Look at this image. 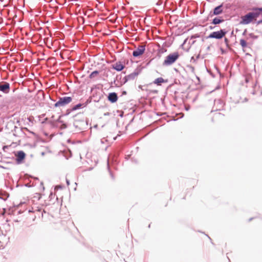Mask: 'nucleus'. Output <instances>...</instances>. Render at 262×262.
Segmentation results:
<instances>
[{"label": "nucleus", "mask_w": 262, "mask_h": 262, "mask_svg": "<svg viewBox=\"0 0 262 262\" xmlns=\"http://www.w3.org/2000/svg\"><path fill=\"white\" fill-rule=\"evenodd\" d=\"M260 15H262V8L255 9L253 11L242 16L241 17L239 24L243 25L249 24L253 21L256 20Z\"/></svg>", "instance_id": "f257e3e1"}, {"label": "nucleus", "mask_w": 262, "mask_h": 262, "mask_svg": "<svg viewBox=\"0 0 262 262\" xmlns=\"http://www.w3.org/2000/svg\"><path fill=\"white\" fill-rule=\"evenodd\" d=\"M179 57V54L178 52L170 54L167 56L164 60L163 66H170Z\"/></svg>", "instance_id": "f03ea898"}, {"label": "nucleus", "mask_w": 262, "mask_h": 262, "mask_svg": "<svg viewBox=\"0 0 262 262\" xmlns=\"http://www.w3.org/2000/svg\"><path fill=\"white\" fill-rule=\"evenodd\" d=\"M72 101V98L71 97H63L59 98L58 101L55 103L54 106L56 107L64 106L68 104L71 102Z\"/></svg>", "instance_id": "7ed1b4c3"}, {"label": "nucleus", "mask_w": 262, "mask_h": 262, "mask_svg": "<svg viewBox=\"0 0 262 262\" xmlns=\"http://www.w3.org/2000/svg\"><path fill=\"white\" fill-rule=\"evenodd\" d=\"M226 32L223 30L219 31L213 32L210 34L208 37L211 38L221 39L226 34Z\"/></svg>", "instance_id": "20e7f679"}, {"label": "nucleus", "mask_w": 262, "mask_h": 262, "mask_svg": "<svg viewBox=\"0 0 262 262\" xmlns=\"http://www.w3.org/2000/svg\"><path fill=\"white\" fill-rule=\"evenodd\" d=\"M74 126L77 128L78 130H83L87 126L86 122L83 120H76L74 122Z\"/></svg>", "instance_id": "39448f33"}, {"label": "nucleus", "mask_w": 262, "mask_h": 262, "mask_svg": "<svg viewBox=\"0 0 262 262\" xmlns=\"http://www.w3.org/2000/svg\"><path fill=\"white\" fill-rule=\"evenodd\" d=\"M145 50V46L143 45L139 46L136 50L133 52V55L134 57H138L142 55Z\"/></svg>", "instance_id": "423d86ee"}, {"label": "nucleus", "mask_w": 262, "mask_h": 262, "mask_svg": "<svg viewBox=\"0 0 262 262\" xmlns=\"http://www.w3.org/2000/svg\"><path fill=\"white\" fill-rule=\"evenodd\" d=\"M0 91L5 94H8L10 91V84L4 81L0 82Z\"/></svg>", "instance_id": "0eeeda50"}, {"label": "nucleus", "mask_w": 262, "mask_h": 262, "mask_svg": "<svg viewBox=\"0 0 262 262\" xmlns=\"http://www.w3.org/2000/svg\"><path fill=\"white\" fill-rule=\"evenodd\" d=\"M17 163L20 164L22 162L23 160L25 159L26 154L23 151H19L16 154Z\"/></svg>", "instance_id": "6e6552de"}, {"label": "nucleus", "mask_w": 262, "mask_h": 262, "mask_svg": "<svg viewBox=\"0 0 262 262\" xmlns=\"http://www.w3.org/2000/svg\"><path fill=\"white\" fill-rule=\"evenodd\" d=\"M118 96L116 93H111L108 94V100L112 103L116 102L117 101Z\"/></svg>", "instance_id": "1a4fd4ad"}, {"label": "nucleus", "mask_w": 262, "mask_h": 262, "mask_svg": "<svg viewBox=\"0 0 262 262\" xmlns=\"http://www.w3.org/2000/svg\"><path fill=\"white\" fill-rule=\"evenodd\" d=\"M138 75V72H133V73H131L130 74H129V75L126 76L124 77L125 80L124 81V83H125L126 82H127L128 80L134 79Z\"/></svg>", "instance_id": "9d476101"}, {"label": "nucleus", "mask_w": 262, "mask_h": 262, "mask_svg": "<svg viewBox=\"0 0 262 262\" xmlns=\"http://www.w3.org/2000/svg\"><path fill=\"white\" fill-rule=\"evenodd\" d=\"M13 135L15 136L20 137L23 134V128L14 126V128L13 130Z\"/></svg>", "instance_id": "9b49d317"}, {"label": "nucleus", "mask_w": 262, "mask_h": 262, "mask_svg": "<svg viewBox=\"0 0 262 262\" xmlns=\"http://www.w3.org/2000/svg\"><path fill=\"white\" fill-rule=\"evenodd\" d=\"M124 68V66L121 62H117L113 65V68L117 71H122Z\"/></svg>", "instance_id": "f8f14e48"}, {"label": "nucleus", "mask_w": 262, "mask_h": 262, "mask_svg": "<svg viewBox=\"0 0 262 262\" xmlns=\"http://www.w3.org/2000/svg\"><path fill=\"white\" fill-rule=\"evenodd\" d=\"M9 194L8 192L4 191H0V199L5 201L9 197Z\"/></svg>", "instance_id": "ddd939ff"}, {"label": "nucleus", "mask_w": 262, "mask_h": 262, "mask_svg": "<svg viewBox=\"0 0 262 262\" xmlns=\"http://www.w3.org/2000/svg\"><path fill=\"white\" fill-rule=\"evenodd\" d=\"M87 104V102L85 103H79L73 106L72 111H75L81 108V107H85Z\"/></svg>", "instance_id": "4468645a"}, {"label": "nucleus", "mask_w": 262, "mask_h": 262, "mask_svg": "<svg viewBox=\"0 0 262 262\" xmlns=\"http://www.w3.org/2000/svg\"><path fill=\"white\" fill-rule=\"evenodd\" d=\"M222 5L219 6L215 7L214 9L213 14L214 15H219L223 12Z\"/></svg>", "instance_id": "2eb2a0df"}, {"label": "nucleus", "mask_w": 262, "mask_h": 262, "mask_svg": "<svg viewBox=\"0 0 262 262\" xmlns=\"http://www.w3.org/2000/svg\"><path fill=\"white\" fill-rule=\"evenodd\" d=\"M164 82H165V81L163 78L159 77V78L156 79L155 80V81H154V83L155 84H157V85H161V84L162 83Z\"/></svg>", "instance_id": "dca6fc26"}, {"label": "nucleus", "mask_w": 262, "mask_h": 262, "mask_svg": "<svg viewBox=\"0 0 262 262\" xmlns=\"http://www.w3.org/2000/svg\"><path fill=\"white\" fill-rule=\"evenodd\" d=\"M223 21V19H221L219 18L216 17L213 19L212 23L213 24L216 25V24H219L220 23H221Z\"/></svg>", "instance_id": "f3484780"}, {"label": "nucleus", "mask_w": 262, "mask_h": 262, "mask_svg": "<svg viewBox=\"0 0 262 262\" xmlns=\"http://www.w3.org/2000/svg\"><path fill=\"white\" fill-rule=\"evenodd\" d=\"M98 74L99 72L98 71H94L91 73V74L89 76V77L91 79L93 78L96 77L98 75Z\"/></svg>", "instance_id": "a211bd4d"}, {"label": "nucleus", "mask_w": 262, "mask_h": 262, "mask_svg": "<svg viewBox=\"0 0 262 262\" xmlns=\"http://www.w3.org/2000/svg\"><path fill=\"white\" fill-rule=\"evenodd\" d=\"M239 43L243 48H245L247 47V42L244 39H241L239 41Z\"/></svg>", "instance_id": "6ab92c4d"}, {"label": "nucleus", "mask_w": 262, "mask_h": 262, "mask_svg": "<svg viewBox=\"0 0 262 262\" xmlns=\"http://www.w3.org/2000/svg\"><path fill=\"white\" fill-rule=\"evenodd\" d=\"M104 140L106 141L104 139H101V142L102 143H104Z\"/></svg>", "instance_id": "aec40b11"}, {"label": "nucleus", "mask_w": 262, "mask_h": 262, "mask_svg": "<svg viewBox=\"0 0 262 262\" xmlns=\"http://www.w3.org/2000/svg\"><path fill=\"white\" fill-rule=\"evenodd\" d=\"M257 24H262V20H259V21L257 22Z\"/></svg>", "instance_id": "412c9836"}, {"label": "nucleus", "mask_w": 262, "mask_h": 262, "mask_svg": "<svg viewBox=\"0 0 262 262\" xmlns=\"http://www.w3.org/2000/svg\"><path fill=\"white\" fill-rule=\"evenodd\" d=\"M66 181H67V185H69L70 184L69 181L68 180H67Z\"/></svg>", "instance_id": "4be33fe9"}, {"label": "nucleus", "mask_w": 262, "mask_h": 262, "mask_svg": "<svg viewBox=\"0 0 262 262\" xmlns=\"http://www.w3.org/2000/svg\"><path fill=\"white\" fill-rule=\"evenodd\" d=\"M66 127H67V125H66V124H63V128H66Z\"/></svg>", "instance_id": "5701e85b"}, {"label": "nucleus", "mask_w": 262, "mask_h": 262, "mask_svg": "<svg viewBox=\"0 0 262 262\" xmlns=\"http://www.w3.org/2000/svg\"><path fill=\"white\" fill-rule=\"evenodd\" d=\"M59 122H62L60 120V118L57 120Z\"/></svg>", "instance_id": "b1692460"}, {"label": "nucleus", "mask_w": 262, "mask_h": 262, "mask_svg": "<svg viewBox=\"0 0 262 262\" xmlns=\"http://www.w3.org/2000/svg\"><path fill=\"white\" fill-rule=\"evenodd\" d=\"M126 94V92L125 91H124V92H123V94L125 95V94Z\"/></svg>", "instance_id": "393cba45"}, {"label": "nucleus", "mask_w": 262, "mask_h": 262, "mask_svg": "<svg viewBox=\"0 0 262 262\" xmlns=\"http://www.w3.org/2000/svg\"><path fill=\"white\" fill-rule=\"evenodd\" d=\"M183 117V114L181 113V118Z\"/></svg>", "instance_id": "a878e982"}, {"label": "nucleus", "mask_w": 262, "mask_h": 262, "mask_svg": "<svg viewBox=\"0 0 262 262\" xmlns=\"http://www.w3.org/2000/svg\"><path fill=\"white\" fill-rule=\"evenodd\" d=\"M225 41L226 42H227V41H228V39H227V38H226L225 39Z\"/></svg>", "instance_id": "bb28decb"}, {"label": "nucleus", "mask_w": 262, "mask_h": 262, "mask_svg": "<svg viewBox=\"0 0 262 262\" xmlns=\"http://www.w3.org/2000/svg\"><path fill=\"white\" fill-rule=\"evenodd\" d=\"M16 123H17V124H19V120H17Z\"/></svg>", "instance_id": "cd10ccee"}, {"label": "nucleus", "mask_w": 262, "mask_h": 262, "mask_svg": "<svg viewBox=\"0 0 262 262\" xmlns=\"http://www.w3.org/2000/svg\"><path fill=\"white\" fill-rule=\"evenodd\" d=\"M111 176L113 177V175H112V173H110Z\"/></svg>", "instance_id": "c85d7f7f"}, {"label": "nucleus", "mask_w": 262, "mask_h": 262, "mask_svg": "<svg viewBox=\"0 0 262 262\" xmlns=\"http://www.w3.org/2000/svg\"><path fill=\"white\" fill-rule=\"evenodd\" d=\"M24 129H26V130H28L27 128H24Z\"/></svg>", "instance_id": "c756f323"}]
</instances>
